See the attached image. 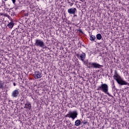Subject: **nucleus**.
Here are the masks:
<instances>
[{"mask_svg": "<svg viewBox=\"0 0 129 129\" xmlns=\"http://www.w3.org/2000/svg\"><path fill=\"white\" fill-rule=\"evenodd\" d=\"M25 17H28V13H26V14H25Z\"/></svg>", "mask_w": 129, "mask_h": 129, "instance_id": "25", "label": "nucleus"}, {"mask_svg": "<svg viewBox=\"0 0 129 129\" xmlns=\"http://www.w3.org/2000/svg\"><path fill=\"white\" fill-rule=\"evenodd\" d=\"M95 39H96V37L93 35H92L90 36V40H91L92 42H93V41H95Z\"/></svg>", "mask_w": 129, "mask_h": 129, "instance_id": "13", "label": "nucleus"}, {"mask_svg": "<svg viewBox=\"0 0 129 129\" xmlns=\"http://www.w3.org/2000/svg\"><path fill=\"white\" fill-rule=\"evenodd\" d=\"M82 61L88 68H98L100 69L101 67H103V66H101L96 62H89L88 59L84 60Z\"/></svg>", "mask_w": 129, "mask_h": 129, "instance_id": "2", "label": "nucleus"}, {"mask_svg": "<svg viewBox=\"0 0 129 129\" xmlns=\"http://www.w3.org/2000/svg\"><path fill=\"white\" fill-rule=\"evenodd\" d=\"M14 86H16V83H13Z\"/></svg>", "mask_w": 129, "mask_h": 129, "instance_id": "27", "label": "nucleus"}, {"mask_svg": "<svg viewBox=\"0 0 129 129\" xmlns=\"http://www.w3.org/2000/svg\"><path fill=\"white\" fill-rule=\"evenodd\" d=\"M80 1H81V2H82V3H83V1L82 0H80Z\"/></svg>", "mask_w": 129, "mask_h": 129, "instance_id": "30", "label": "nucleus"}, {"mask_svg": "<svg viewBox=\"0 0 129 129\" xmlns=\"http://www.w3.org/2000/svg\"><path fill=\"white\" fill-rule=\"evenodd\" d=\"M14 26H15V23H14V22H10L8 25V27H9V28H10V29H12V28H13V27H14Z\"/></svg>", "mask_w": 129, "mask_h": 129, "instance_id": "12", "label": "nucleus"}, {"mask_svg": "<svg viewBox=\"0 0 129 129\" xmlns=\"http://www.w3.org/2000/svg\"><path fill=\"white\" fill-rule=\"evenodd\" d=\"M82 123H83V124H86V123H87V121H83V122H82Z\"/></svg>", "mask_w": 129, "mask_h": 129, "instance_id": "23", "label": "nucleus"}, {"mask_svg": "<svg viewBox=\"0 0 129 129\" xmlns=\"http://www.w3.org/2000/svg\"><path fill=\"white\" fill-rule=\"evenodd\" d=\"M115 87V86L114 85H113V86H112V88H114Z\"/></svg>", "mask_w": 129, "mask_h": 129, "instance_id": "28", "label": "nucleus"}, {"mask_svg": "<svg viewBox=\"0 0 129 129\" xmlns=\"http://www.w3.org/2000/svg\"><path fill=\"white\" fill-rule=\"evenodd\" d=\"M78 31L79 32H80V33H81V34H84L83 31H82V30H81V29H79Z\"/></svg>", "mask_w": 129, "mask_h": 129, "instance_id": "20", "label": "nucleus"}, {"mask_svg": "<svg viewBox=\"0 0 129 129\" xmlns=\"http://www.w3.org/2000/svg\"><path fill=\"white\" fill-rule=\"evenodd\" d=\"M39 0H37V2H39Z\"/></svg>", "mask_w": 129, "mask_h": 129, "instance_id": "31", "label": "nucleus"}, {"mask_svg": "<svg viewBox=\"0 0 129 129\" xmlns=\"http://www.w3.org/2000/svg\"><path fill=\"white\" fill-rule=\"evenodd\" d=\"M77 16V15H75V17H76Z\"/></svg>", "mask_w": 129, "mask_h": 129, "instance_id": "32", "label": "nucleus"}, {"mask_svg": "<svg viewBox=\"0 0 129 129\" xmlns=\"http://www.w3.org/2000/svg\"><path fill=\"white\" fill-rule=\"evenodd\" d=\"M4 13H0L1 16H4Z\"/></svg>", "mask_w": 129, "mask_h": 129, "instance_id": "26", "label": "nucleus"}, {"mask_svg": "<svg viewBox=\"0 0 129 129\" xmlns=\"http://www.w3.org/2000/svg\"><path fill=\"white\" fill-rule=\"evenodd\" d=\"M68 4H70V6L71 7H72V6H73V5H74V3H73V1H72V3L70 2L69 1H68Z\"/></svg>", "mask_w": 129, "mask_h": 129, "instance_id": "16", "label": "nucleus"}, {"mask_svg": "<svg viewBox=\"0 0 129 129\" xmlns=\"http://www.w3.org/2000/svg\"><path fill=\"white\" fill-rule=\"evenodd\" d=\"M97 90H100L103 91L106 94H107L109 96H111L109 93H108V85L106 84H102L101 86L98 87Z\"/></svg>", "mask_w": 129, "mask_h": 129, "instance_id": "3", "label": "nucleus"}, {"mask_svg": "<svg viewBox=\"0 0 129 129\" xmlns=\"http://www.w3.org/2000/svg\"><path fill=\"white\" fill-rule=\"evenodd\" d=\"M112 84L113 85H114V82L113 81H112Z\"/></svg>", "mask_w": 129, "mask_h": 129, "instance_id": "29", "label": "nucleus"}, {"mask_svg": "<svg viewBox=\"0 0 129 129\" xmlns=\"http://www.w3.org/2000/svg\"><path fill=\"white\" fill-rule=\"evenodd\" d=\"M98 44L100 45L101 47H103V46H104V44H103V43H102L101 42H98Z\"/></svg>", "mask_w": 129, "mask_h": 129, "instance_id": "18", "label": "nucleus"}, {"mask_svg": "<svg viewBox=\"0 0 129 129\" xmlns=\"http://www.w3.org/2000/svg\"><path fill=\"white\" fill-rule=\"evenodd\" d=\"M96 39L97 40H101L102 39V35H101L100 34H98L96 35Z\"/></svg>", "mask_w": 129, "mask_h": 129, "instance_id": "14", "label": "nucleus"}, {"mask_svg": "<svg viewBox=\"0 0 129 129\" xmlns=\"http://www.w3.org/2000/svg\"><path fill=\"white\" fill-rule=\"evenodd\" d=\"M20 94V90H15L12 93V96L13 98H17Z\"/></svg>", "mask_w": 129, "mask_h": 129, "instance_id": "6", "label": "nucleus"}, {"mask_svg": "<svg viewBox=\"0 0 129 129\" xmlns=\"http://www.w3.org/2000/svg\"><path fill=\"white\" fill-rule=\"evenodd\" d=\"M12 2H13V4H14V5H16V0H12Z\"/></svg>", "mask_w": 129, "mask_h": 129, "instance_id": "22", "label": "nucleus"}, {"mask_svg": "<svg viewBox=\"0 0 129 129\" xmlns=\"http://www.w3.org/2000/svg\"><path fill=\"white\" fill-rule=\"evenodd\" d=\"M15 32H17L18 33H21L18 28H16L15 30H13L12 34L14 35L15 34Z\"/></svg>", "mask_w": 129, "mask_h": 129, "instance_id": "15", "label": "nucleus"}, {"mask_svg": "<svg viewBox=\"0 0 129 129\" xmlns=\"http://www.w3.org/2000/svg\"><path fill=\"white\" fill-rule=\"evenodd\" d=\"M78 115V112H77V110L75 111H71L70 110L68 112V113L66 115L64 116L65 117H69V118H71L73 120L75 119L77 117V116Z\"/></svg>", "mask_w": 129, "mask_h": 129, "instance_id": "4", "label": "nucleus"}, {"mask_svg": "<svg viewBox=\"0 0 129 129\" xmlns=\"http://www.w3.org/2000/svg\"><path fill=\"white\" fill-rule=\"evenodd\" d=\"M24 108L29 109V110H31L32 109V105H31V103H27L25 104Z\"/></svg>", "mask_w": 129, "mask_h": 129, "instance_id": "10", "label": "nucleus"}, {"mask_svg": "<svg viewBox=\"0 0 129 129\" xmlns=\"http://www.w3.org/2000/svg\"><path fill=\"white\" fill-rule=\"evenodd\" d=\"M77 56L79 59H80L81 61H84L85 60V58H86V54L84 52H83L82 54H77Z\"/></svg>", "mask_w": 129, "mask_h": 129, "instance_id": "7", "label": "nucleus"}, {"mask_svg": "<svg viewBox=\"0 0 129 129\" xmlns=\"http://www.w3.org/2000/svg\"><path fill=\"white\" fill-rule=\"evenodd\" d=\"M34 45L36 46V47H40L42 49H47V48H48V47L45 45L44 41L41 40V39H36Z\"/></svg>", "mask_w": 129, "mask_h": 129, "instance_id": "5", "label": "nucleus"}, {"mask_svg": "<svg viewBox=\"0 0 129 129\" xmlns=\"http://www.w3.org/2000/svg\"><path fill=\"white\" fill-rule=\"evenodd\" d=\"M33 76L35 79H39L42 77V74L40 73V72H35L34 74H33Z\"/></svg>", "mask_w": 129, "mask_h": 129, "instance_id": "8", "label": "nucleus"}, {"mask_svg": "<svg viewBox=\"0 0 129 129\" xmlns=\"http://www.w3.org/2000/svg\"><path fill=\"white\" fill-rule=\"evenodd\" d=\"M0 89H4V83H0Z\"/></svg>", "mask_w": 129, "mask_h": 129, "instance_id": "17", "label": "nucleus"}, {"mask_svg": "<svg viewBox=\"0 0 129 129\" xmlns=\"http://www.w3.org/2000/svg\"><path fill=\"white\" fill-rule=\"evenodd\" d=\"M4 17H10L8 14L6 13L4 14Z\"/></svg>", "mask_w": 129, "mask_h": 129, "instance_id": "21", "label": "nucleus"}, {"mask_svg": "<svg viewBox=\"0 0 129 129\" xmlns=\"http://www.w3.org/2000/svg\"><path fill=\"white\" fill-rule=\"evenodd\" d=\"M20 101H24V99H23L22 97L19 100Z\"/></svg>", "mask_w": 129, "mask_h": 129, "instance_id": "24", "label": "nucleus"}, {"mask_svg": "<svg viewBox=\"0 0 129 129\" xmlns=\"http://www.w3.org/2000/svg\"><path fill=\"white\" fill-rule=\"evenodd\" d=\"M2 7H3V6H6V2H5V1H2Z\"/></svg>", "mask_w": 129, "mask_h": 129, "instance_id": "19", "label": "nucleus"}, {"mask_svg": "<svg viewBox=\"0 0 129 129\" xmlns=\"http://www.w3.org/2000/svg\"><path fill=\"white\" fill-rule=\"evenodd\" d=\"M77 11V9H76V8H70L68 9V12L70 15H75V13H76Z\"/></svg>", "mask_w": 129, "mask_h": 129, "instance_id": "9", "label": "nucleus"}, {"mask_svg": "<svg viewBox=\"0 0 129 129\" xmlns=\"http://www.w3.org/2000/svg\"><path fill=\"white\" fill-rule=\"evenodd\" d=\"M113 78L119 85H128V86H129V83L122 80L121 77L117 74V71H116V70H115L114 71Z\"/></svg>", "mask_w": 129, "mask_h": 129, "instance_id": "1", "label": "nucleus"}, {"mask_svg": "<svg viewBox=\"0 0 129 129\" xmlns=\"http://www.w3.org/2000/svg\"><path fill=\"white\" fill-rule=\"evenodd\" d=\"M81 124V121L79 119L76 120L75 122V125L76 126H79V125H80Z\"/></svg>", "mask_w": 129, "mask_h": 129, "instance_id": "11", "label": "nucleus"}]
</instances>
